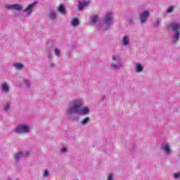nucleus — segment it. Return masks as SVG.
I'll return each mask as SVG.
<instances>
[{
    "label": "nucleus",
    "instance_id": "nucleus-23",
    "mask_svg": "<svg viewBox=\"0 0 180 180\" xmlns=\"http://www.w3.org/2000/svg\"><path fill=\"white\" fill-rule=\"evenodd\" d=\"M160 25H161V20H160V18H158V20L154 22L153 26L154 27H158Z\"/></svg>",
    "mask_w": 180,
    "mask_h": 180
},
{
    "label": "nucleus",
    "instance_id": "nucleus-10",
    "mask_svg": "<svg viewBox=\"0 0 180 180\" xmlns=\"http://www.w3.org/2000/svg\"><path fill=\"white\" fill-rule=\"evenodd\" d=\"M89 1H79V4H78V10L79 11H82V9H84V8L89 6Z\"/></svg>",
    "mask_w": 180,
    "mask_h": 180
},
{
    "label": "nucleus",
    "instance_id": "nucleus-17",
    "mask_svg": "<svg viewBox=\"0 0 180 180\" xmlns=\"http://www.w3.org/2000/svg\"><path fill=\"white\" fill-rule=\"evenodd\" d=\"M91 122V118L89 117H85L82 122H81V125L82 126H85Z\"/></svg>",
    "mask_w": 180,
    "mask_h": 180
},
{
    "label": "nucleus",
    "instance_id": "nucleus-2",
    "mask_svg": "<svg viewBox=\"0 0 180 180\" xmlns=\"http://www.w3.org/2000/svg\"><path fill=\"white\" fill-rule=\"evenodd\" d=\"M169 27L174 32L172 43L176 44L180 37V22H172L169 25Z\"/></svg>",
    "mask_w": 180,
    "mask_h": 180
},
{
    "label": "nucleus",
    "instance_id": "nucleus-36",
    "mask_svg": "<svg viewBox=\"0 0 180 180\" xmlns=\"http://www.w3.org/2000/svg\"><path fill=\"white\" fill-rule=\"evenodd\" d=\"M7 180H12V179L11 178H8Z\"/></svg>",
    "mask_w": 180,
    "mask_h": 180
},
{
    "label": "nucleus",
    "instance_id": "nucleus-18",
    "mask_svg": "<svg viewBox=\"0 0 180 180\" xmlns=\"http://www.w3.org/2000/svg\"><path fill=\"white\" fill-rule=\"evenodd\" d=\"M112 60H114V61H116V64H122V59H120V57L119 56H112Z\"/></svg>",
    "mask_w": 180,
    "mask_h": 180
},
{
    "label": "nucleus",
    "instance_id": "nucleus-28",
    "mask_svg": "<svg viewBox=\"0 0 180 180\" xmlns=\"http://www.w3.org/2000/svg\"><path fill=\"white\" fill-rule=\"evenodd\" d=\"M179 178H180V172L174 173V179H178Z\"/></svg>",
    "mask_w": 180,
    "mask_h": 180
},
{
    "label": "nucleus",
    "instance_id": "nucleus-29",
    "mask_svg": "<svg viewBox=\"0 0 180 180\" xmlns=\"http://www.w3.org/2000/svg\"><path fill=\"white\" fill-rule=\"evenodd\" d=\"M68 150V148H67L66 147H63L61 148L60 153H67Z\"/></svg>",
    "mask_w": 180,
    "mask_h": 180
},
{
    "label": "nucleus",
    "instance_id": "nucleus-11",
    "mask_svg": "<svg viewBox=\"0 0 180 180\" xmlns=\"http://www.w3.org/2000/svg\"><path fill=\"white\" fill-rule=\"evenodd\" d=\"M143 70L144 67H143V65L140 64L139 63H136L135 71L136 72H141Z\"/></svg>",
    "mask_w": 180,
    "mask_h": 180
},
{
    "label": "nucleus",
    "instance_id": "nucleus-20",
    "mask_svg": "<svg viewBox=\"0 0 180 180\" xmlns=\"http://www.w3.org/2000/svg\"><path fill=\"white\" fill-rule=\"evenodd\" d=\"M13 65L15 70H22V68L25 67V65L20 63H15Z\"/></svg>",
    "mask_w": 180,
    "mask_h": 180
},
{
    "label": "nucleus",
    "instance_id": "nucleus-4",
    "mask_svg": "<svg viewBox=\"0 0 180 180\" xmlns=\"http://www.w3.org/2000/svg\"><path fill=\"white\" fill-rule=\"evenodd\" d=\"M29 126L25 124L18 125L15 129V133L17 134H23V133H30Z\"/></svg>",
    "mask_w": 180,
    "mask_h": 180
},
{
    "label": "nucleus",
    "instance_id": "nucleus-13",
    "mask_svg": "<svg viewBox=\"0 0 180 180\" xmlns=\"http://www.w3.org/2000/svg\"><path fill=\"white\" fill-rule=\"evenodd\" d=\"M49 18L51 20H56L57 19V13L53 10H51L49 13Z\"/></svg>",
    "mask_w": 180,
    "mask_h": 180
},
{
    "label": "nucleus",
    "instance_id": "nucleus-33",
    "mask_svg": "<svg viewBox=\"0 0 180 180\" xmlns=\"http://www.w3.org/2000/svg\"><path fill=\"white\" fill-rule=\"evenodd\" d=\"M106 99V96L105 94L103 95L101 101H105Z\"/></svg>",
    "mask_w": 180,
    "mask_h": 180
},
{
    "label": "nucleus",
    "instance_id": "nucleus-7",
    "mask_svg": "<svg viewBox=\"0 0 180 180\" xmlns=\"http://www.w3.org/2000/svg\"><path fill=\"white\" fill-rule=\"evenodd\" d=\"M6 9L18 11V12L22 11L23 7L20 4H8L6 6Z\"/></svg>",
    "mask_w": 180,
    "mask_h": 180
},
{
    "label": "nucleus",
    "instance_id": "nucleus-22",
    "mask_svg": "<svg viewBox=\"0 0 180 180\" xmlns=\"http://www.w3.org/2000/svg\"><path fill=\"white\" fill-rule=\"evenodd\" d=\"M54 53L56 57H61V51H60V49H58V48H56L54 49Z\"/></svg>",
    "mask_w": 180,
    "mask_h": 180
},
{
    "label": "nucleus",
    "instance_id": "nucleus-19",
    "mask_svg": "<svg viewBox=\"0 0 180 180\" xmlns=\"http://www.w3.org/2000/svg\"><path fill=\"white\" fill-rule=\"evenodd\" d=\"M72 26H74L75 27L78 26V25H79V20L77 18H75L72 19V22H71Z\"/></svg>",
    "mask_w": 180,
    "mask_h": 180
},
{
    "label": "nucleus",
    "instance_id": "nucleus-9",
    "mask_svg": "<svg viewBox=\"0 0 180 180\" xmlns=\"http://www.w3.org/2000/svg\"><path fill=\"white\" fill-rule=\"evenodd\" d=\"M161 148H162V150H164L166 155H171V154L172 153V150L171 149V148L169 147V145L168 143H167L165 145H162L161 146Z\"/></svg>",
    "mask_w": 180,
    "mask_h": 180
},
{
    "label": "nucleus",
    "instance_id": "nucleus-3",
    "mask_svg": "<svg viewBox=\"0 0 180 180\" xmlns=\"http://www.w3.org/2000/svg\"><path fill=\"white\" fill-rule=\"evenodd\" d=\"M113 13L112 12H107L104 17L102 18V23L104 26V30H109L110 27L115 23L113 20Z\"/></svg>",
    "mask_w": 180,
    "mask_h": 180
},
{
    "label": "nucleus",
    "instance_id": "nucleus-6",
    "mask_svg": "<svg viewBox=\"0 0 180 180\" xmlns=\"http://www.w3.org/2000/svg\"><path fill=\"white\" fill-rule=\"evenodd\" d=\"M37 5V1H35L30 5L23 11L24 13L26 12L27 16H30L33 13V8Z\"/></svg>",
    "mask_w": 180,
    "mask_h": 180
},
{
    "label": "nucleus",
    "instance_id": "nucleus-14",
    "mask_svg": "<svg viewBox=\"0 0 180 180\" xmlns=\"http://www.w3.org/2000/svg\"><path fill=\"white\" fill-rule=\"evenodd\" d=\"M130 43V40L129 39V36H124L122 39V44L124 46H127Z\"/></svg>",
    "mask_w": 180,
    "mask_h": 180
},
{
    "label": "nucleus",
    "instance_id": "nucleus-21",
    "mask_svg": "<svg viewBox=\"0 0 180 180\" xmlns=\"http://www.w3.org/2000/svg\"><path fill=\"white\" fill-rule=\"evenodd\" d=\"M111 68L113 70H119V68H120V64H119V63H111Z\"/></svg>",
    "mask_w": 180,
    "mask_h": 180
},
{
    "label": "nucleus",
    "instance_id": "nucleus-12",
    "mask_svg": "<svg viewBox=\"0 0 180 180\" xmlns=\"http://www.w3.org/2000/svg\"><path fill=\"white\" fill-rule=\"evenodd\" d=\"M58 12L61 13L62 15H65L67 13V11H65V6L63 4H60L58 8Z\"/></svg>",
    "mask_w": 180,
    "mask_h": 180
},
{
    "label": "nucleus",
    "instance_id": "nucleus-27",
    "mask_svg": "<svg viewBox=\"0 0 180 180\" xmlns=\"http://www.w3.org/2000/svg\"><path fill=\"white\" fill-rule=\"evenodd\" d=\"M115 179V177L113 176V174L110 173L108 174L107 177V180H113Z\"/></svg>",
    "mask_w": 180,
    "mask_h": 180
},
{
    "label": "nucleus",
    "instance_id": "nucleus-30",
    "mask_svg": "<svg viewBox=\"0 0 180 180\" xmlns=\"http://www.w3.org/2000/svg\"><path fill=\"white\" fill-rule=\"evenodd\" d=\"M77 49V46L75 45H71L70 46V51H73V50H75Z\"/></svg>",
    "mask_w": 180,
    "mask_h": 180
},
{
    "label": "nucleus",
    "instance_id": "nucleus-24",
    "mask_svg": "<svg viewBox=\"0 0 180 180\" xmlns=\"http://www.w3.org/2000/svg\"><path fill=\"white\" fill-rule=\"evenodd\" d=\"M174 6H171L170 7H169V8L167 9L166 13H172V12H174Z\"/></svg>",
    "mask_w": 180,
    "mask_h": 180
},
{
    "label": "nucleus",
    "instance_id": "nucleus-25",
    "mask_svg": "<svg viewBox=\"0 0 180 180\" xmlns=\"http://www.w3.org/2000/svg\"><path fill=\"white\" fill-rule=\"evenodd\" d=\"M11 109V103H7L6 105H4V111L8 112Z\"/></svg>",
    "mask_w": 180,
    "mask_h": 180
},
{
    "label": "nucleus",
    "instance_id": "nucleus-16",
    "mask_svg": "<svg viewBox=\"0 0 180 180\" xmlns=\"http://www.w3.org/2000/svg\"><path fill=\"white\" fill-rule=\"evenodd\" d=\"M98 22V15H94L93 17H91V21L89 22L90 25H96Z\"/></svg>",
    "mask_w": 180,
    "mask_h": 180
},
{
    "label": "nucleus",
    "instance_id": "nucleus-8",
    "mask_svg": "<svg viewBox=\"0 0 180 180\" xmlns=\"http://www.w3.org/2000/svg\"><path fill=\"white\" fill-rule=\"evenodd\" d=\"M23 157V153L22 152H18L13 154V158L15 160V164H19L20 162V160H22V158Z\"/></svg>",
    "mask_w": 180,
    "mask_h": 180
},
{
    "label": "nucleus",
    "instance_id": "nucleus-5",
    "mask_svg": "<svg viewBox=\"0 0 180 180\" xmlns=\"http://www.w3.org/2000/svg\"><path fill=\"white\" fill-rule=\"evenodd\" d=\"M149 16H150V12H148V11H143L139 15L141 23H142V25H144L145 23H146L147 19H148Z\"/></svg>",
    "mask_w": 180,
    "mask_h": 180
},
{
    "label": "nucleus",
    "instance_id": "nucleus-32",
    "mask_svg": "<svg viewBox=\"0 0 180 180\" xmlns=\"http://www.w3.org/2000/svg\"><path fill=\"white\" fill-rule=\"evenodd\" d=\"M129 22L131 25H133L134 23V22L133 21V18H129Z\"/></svg>",
    "mask_w": 180,
    "mask_h": 180
},
{
    "label": "nucleus",
    "instance_id": "nucleus-37",
    "mask_svg": "<svg viewBox=\"0 0 180 180\" xmlns=\"http://www.w3.org/2000/svg\"><path fill=\"white\" fill-rule=\"evenodd\" d=\"M15 180H19V179H15Z\"/></svg>",
    "mask_w": 180,
    "mask_h": 180
},
{
    "label": "nucleus",
    "instance_id": "nucleus-34",
    "mask_svg": "<svg viewBox=\"0 0 180 180\" xmlns=\"http://www.w3.org/2000/svg\"><path fill=\"white\" fill-rule=\"evenodd\" d=\"M29 155H30V152L27 151L25 153V157H29Z\"/></svg>",
    "mask_w": 180,
    "mask_h": 180
},
{
    "label": "nucleus",
    "instance_id": "nucleus-31",
    "mask_svg": "<svg viewBox=\"0 0 180 180\" xmlns=\"http://www.w3.org/2000/svg\"><path fill=\"white\" fill-rule=\"evenodd\" d=\"M49 175H50V173L48 172V170H45L44 173V176L47 177L49 176Z\"/></svg>",
    "mask_w": 180,
    "mask_h": 180
},
{
    "label": "nucleus",
    "instance_id": "nucleus-1",
    "mask_svg": "<svg viewBox=\"0 0 180 180\" xmlns=\"http://www.w3.org/2000/svg\"><path fill=\"white\" fill-rule=\"evenodd\" d=\"M84 106V99L76 98L71 101L66 109V116L72 122H78L79 116H84L91 113V110L88 107Z\"/></svg>",
    "mask_w": 180,
    "mask_h": 180
},
{
    "label": "nucleus",
    "instance_id": "nucleus-35",
    "mask_svg": "<svg viewBox=\"0 0 180 180\" xmlns=\"http://www.w3.org/2000/svg\"><path fill=\"white\" fill-rule=\"evenodd\" d=\"M51 67H54L53 63H51Z\"/></svg>",
    "mask_w": 180,
    "mask_h": 180
},
{
    "label": "nucleus",
    "instance_id": "nucleus-26",
    "mask_svg": "<svg viewBox=\"0 0 180 180\" xmlns=\"http://www.w3.org/2000/svg\"><path fill=\"white\" fill-rule=\"evenodd\" d=\"M24 82H25L27 88H30V81L29 79H25Z\"/></svg>",
    "mask_w": 180,
    "mask_h": 180
},
{
    "label": "nucleus",
    "instance_id": "nucleus-15",
    "mask_svg": "<svg viewBox=\"0 0 180 180\" xmlns=\"http://www.w3.org/2000/svg\"><path fill=\"white\" fill-rule=\"evenodd\" d=\"M1 91L3 92H9V86L6 83L1 84Z\"/></svg>",
    "mask_w": 180,
    "mask_h": 180
}]
</instances>
